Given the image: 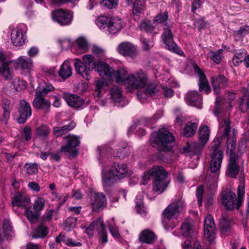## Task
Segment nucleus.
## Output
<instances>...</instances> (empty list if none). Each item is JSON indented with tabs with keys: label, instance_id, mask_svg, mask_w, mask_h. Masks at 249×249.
<instances>
[{
	"label": "nucleus",
	"instance_id": "1",
	"mask_svg": "<svg viewBox=\"0 0 249 249\" xmlns=\"http://www.w3.org/2000/svg\"><path fill=\"white\" fill-rule=\"evenodd\" d=\"M220 126L223 128L222 136L227 137V153L229 154L227 173L229 177L236 178L240 171L239 163L241 155L236 154L235 153L236 147L235 129H233L231 133V122L228 118L223 119Z\"/></svg>",
	"mask_w": 249,
	"mask_h": 249
},
{
	"label": "nucleus",
	"instance_id": "2",
	"mask_svg": "<svg viewBox=\"0 0 249 249\" xmlns=\"http://www.w3.org/2000/svg\"><path fill=\"white\" fill-rule=\"evenodd\" d=\"M174 138L169 131L165 128L159 129L158 131L151 134L150 144L158 151L167 152L171 150Z\"/></svg>",
	"mask_w": 249,
	"mask_h": 249
},
{
	"label": "nucleus",
	"instance_id": "3",
	"mask_svg": "<svg viewBox=\"0 0 249 249\" xmlns=\"http://www.w3.org/2000/svg\"><path fill=\"white\" fill-rule=\"evenodd\" d=\"M127 174V167L126 164L114 163L107 173L102 174L103 182L107 186H111L117 179L125 177Z\"/></svg>",
	"mask_w": 249,
	"mask_h": 249
},
{
	"label": "nucleus",
	"instance_id": "4",
	"mask_svg": "<svg viewBox=\"0 0 249 249\" xmlns=\"http://www.w3.org/2000/svg\"><path fill=\"white\" fill-rule=\"evenodd\" d=\"M94 57L91 54H86L83 56L82 63L79 59H75L74 66L76 72L84 78L89 80V75L97 64L94 61Z\"/></svg>",
	"mask_w": 249,
	"mask_h": 249
},
{
	"label": "nucleus",
	"instance_id": "5",
	"mask_svg": "<svg viewBox=\"0 0 249 249\" xmlns=\"http://www.w3.org/2000/svg\"><path fill=\"white\" fill-rule=\"evenodd\" d=\"M148 76L143 71L140 70L129 74L125 79V85L132 89L144 88L147 82Z\"/></svg>",
	"mask_w": 249,
	"mask_h": 249
},
{
	"label": "nucleus",
	"instance_id": "6",
	"mask_svg": "<svg viewBox=\"0 0 249 249\" xmlns=\"http://www.w3.org/2000/svg\"><path fill=\"white\" fill-rule=\"evenodd\" d=\"M158 174H156L153 183V191L160 194L168 187L170 180L168 178V173L164 168L160 166Z\"/></svg>",
	"mask_w": 249,
	"mask_h": 249
},
{
	"label": "nucleus",
	"instance_id": "7",
	"mask_svg": "<svg viewBox=\"0 0 249 249\" xmlns=\"http://www.w3.org/2000/svg\"><path fill=\"white\" fill-rule=\"evenodd\" d=\"M172 24H164L161 38L168 50L178 54H182V51L178 48L173 40L174 35L172 31Z\"/></svg>",
	"mask_w": 249,
	"mask_h": 249
},
{
	"label": "nucleus",
	"instance_id": "8",
	"mask_svg": "<svg viewBox=\"0 0 249 249\" xmlns=\"http://www.w3.org/2000/svg\"><path fill=\"white\" fill-rule=\"evenodd\" d=\"M52 18L53 20L62 26L70 25L73 19V12L69 10L62 8L55 9L52 12Z\"/></svg>",
	"mask_w": 249,
	"mask_h": 249
},
{
	"label": "nucleus",
	"instance_id": "9",
	"mask_svg": "<svg viewBox=\"0 0 249 249\" xmlns=\"http://www.w3.org/2000/svg\"><path fill=\"white\" fill-rule=\"evenodd\" d=\"M222 162L211 160L210 170L211 173L214 175L210 178V175L206 178L207 188L210 190V193H213L216 188V183L220 173V169Z\"/></svg>",
	"mask_w": 249,
	"mask_h": 249
},
{
	"label": "nucleus",
	"instance_id": "10",
	"mask_svg": "<svg viewBox=\"0 0 249 249\" xmlns=\"http://www.w3.org/2000/svg\"><path fill=\"white\" fill-rule=\"evenodd\" d=\"M95 228H96L100 235L102 242L107 243V236L102 218L98 217L90 224L86 231L87 234L89 236H92L93 235Z\"/></svg>",
	"mask_w": 249,
	"mask_h": 249
},
{
	"label": "nucleus",
	"instance_id": "11",
	"mask_svg": "<svg viewBox=\"0 0 249 249\" xmlns=\"http://www.w3.org/2000/svg\"><path fill=\"white\" fill-rule=\"evenodd\" d=\"M222 201V204L227 210H231L235 208L238 209L241 205L235 194L231 191H225L223 193Z\"/></svg>",
	"mask_w": 249,
	"mask_h": 249
},
{
	"label": "nucleus",
	"instance_id": "12",
	"mask_svg": "<svg viewBox=\"0 0 249 249\" xmlns=\"http://www.w3.org/2000/svg\"><path fill=\"white\" fill-rule=\"evenodd\" d=\"M45 202L44 198H38L35 201L33 208L28 207L26 210V214L29 220L33 222L37 219L40 215V212L44 207Z\"/></svg>",
	"mask_w": 249,
	"mask_h": 249
},
{
	"label": "nucleus",
	"instance_id": "13",
	"mask_svg": "<svg viewBox=\"0 0 249 249\" xmlns=\"http://www.w3.org/2000/svg\"><path fill=\"white\" fill-rule=\"evenodd\" d=\"M183 202L180 199L173 201L163 211L162 215L164 218L168 219L175 218L177 217L179 213L182 210Z\"/></svg>",
	"mask_w": 249,
	"mask_h": 249
},
{
	"label": "nucleus",
	"instance_id": "14",
	"mask_svg": "<svg viewBox=\"0 0 249 249\" xmlns=\"http://www.w3.org/2000/svg\"><path fill=\"white\" fill-rule=\"evenodd\" d=\"M91 208L94 212L103 210L107 204V200L103 193H96L91 197Z\"/></svg>",
	"mask_w": 249,
	"mask_h": 249
},
{
	"label": "nucleus",
	"instance_id": "15",
	"mask_svg": "<svg viewBox=\"0 0 249 249\" xmlns=\"http://www.w3.org/2000/svg\"><path fill=\"white\" fill-rule=\"evenodd\" d=\"M18 113V123L19 124L24 123L32 114V109L30 104L24 100L20 101Z\"/></svg>",
	"mask_w": 249,
	"mask_h": 249
},
{
	"label": "nucleus",
	"instance_id": "16",
	"mask_svg": "<svg viewBox=\"0 0 249 249\" xmlns=\"http://www.w3.org/2000/svg\"><path fill=\"white\" fill-rule=\"evenodd\" d=\"M194 69L199 76L198 85L199 91H204L207 94L210 93L212 89L206 75L197 65L194 66Z\"/></svg>",
	"mask_w": 249,
	"mask_h": 249
},
{
	"label": "nucleus",
	"instance_id": "17",
	"mask_svg": "<svg viewBox=\"0 0 249 249\" xmlns=\"http://www.w3.org/2000/svg\"><path fill=\"white\" fill-rule=\"evenodd\" d=\"M211 83L214 93L216 95L220 93L221 89H224L228 86V79L222 74L213 76Z\"/></svg>",
	"mask_w": 249,
	"mask_h": 249
},
{
	"label": "nucleus",
	"instance_id": "18",
	"mask_svg": "<svg viewBox=\"0 0 249 249\" xmlns=\"http://www.w3.org/2000/svg\"><path fill=\"white\" fill-rule=\"evenodd\" d=\"M95 71L104 79L110 81L114 75V70L104 62L99 61L97 63Z\"/></svg>",
	"mask_w": 249,
	"mask_h": 249
},
{
	"label": "nucleus",
	"instance_id": "19",
	"mask_svg": "<svg viewBox=\"0 0 249 249\" xmlns=\"http://www.w3.org/2000/svg\"><path fill=\"white\" fill-rule=\"evenodd\" d=\"M65 139L67 143L61 147L60 151L63 153H74L75 148L79 146L80 143L78 138L74 135H68L65 137Z\"/></svg>",
	"mask_w": 249,
	"mask_h": 249
},
{
	"label": "nucleus",
	"instance_id": "20",
	"mask_svg": "<svg viewBox=\"0 0 249 249\" xmlns=\"http://www.w3.org/2000/svg\"><path fill=\"white\" fill-rule=\"evenodd\" d=\"M117 51L120 54L125 56L134 58L137 55L135 46L128 42L120 43L117 47Z\"/></svg>",
	"mask_w": 249,
	"mask_h": 249
},
{
	"label": "nucleus",
	"instance_id": "21",
	"mask_svg": "<svg viewBox=\"0 0 249 249\" xmlns=\"http://www.w3.org/2000/svg\"><path fill=\"white\" fill-rule=\"evenodd\" d=\"M11 39L13 44L16 46H19L24 44L26 39V35L19 26L13 29L11 34Z\"/></svg>",
	"mask_w": 249,
	"mask_h": 249
},
{
	"label": "nucleus",
	"instance_id": "22",
	"mask_svg": "<svg viewBox=\"0 0 249 249\" xmlns=\"http://www.w3.org/2000/svg\"><path fill=\"white\" fill-rule=\"evenodd\" d=\"M209 155L211 160L222 162L224 154L220 149L219 142L218 141H214L211 143Z\"/></svg>",
	"mask_w": 249,
	"mask_h": 249
},
{
	"label": "nucleus",
	"instance_id": "23",
	"mask_svg": "<svg viewBox=\"0 0 249 249\" xmlns=\"http://www.w3.org/2000/svg\"><path fill=\"white\" fill-rule=\"evenodd\" d=\"M5 60V58L3 53L0 52V74L5 80H10L12 78L13 73L10 70L9 64Z\"/></svg>",
	"mask_w": 249,
	"mask_h": 249
},
{
	"label": "nucleus",
	"instance_id": "24",
	"mask_svg": "<svg viewBox=\"0 0 249 249\" xmlns=\"http://www.w3.org/2000/svg\"><path fill=\"white\" fill-rule=\"evenodd\" d=\"M63 98L68 105L73 108L81 107L85 103L83 98L75 94H65Z\"/></svg>",
	"mask_w": 249,
	"mask_h": 249
},
{
	"label": "nucleus",
	"instance_id": "25",
	"mask_svg": "<svg viewBox=\"0 0 249 249\" xmlns=\"http://www.w3.org/2000/svg\"><path fill=\"white\" fill-rule=\"evenodd\" d=\"M30 202V199L19 192L15 193L12 199V204L13 207L17 206L18 207H26Z\"/></svg>",
	"mask_w": 249,
	"mask_h": 249
},
{
	"label": "nucleus",
	"instance_id": "26",
	"mask_svg": "<svg viewBox=\"0 0 249 249\" xmlns=\"http://www.w3.org/2000/svg\"><path fill=\"white\" fill-rule=\"evenodd\" d=\"M43 96L36 93L33 105L36 108L44 109L45 112H48L50 107V103L48 100H45Z\"/></svg>",
	"mask_w": 249,
	"mask_h": 249
},
{
	"label": "nucleus",
	"instance_id": "27",
	"mask_svg": "<svg viewBox=\"0 0 249 249\" xmlns=\"http://www.w3.org/2000/svg\"><path fill=\"white\" fill-rule=\"evenodd\" d=\"M123 27L121 18L118 17H109L108 29L109 33L115 34L120 31Z\"/></svg>",
	"mask_w": 249,
	"mask_h": 249
},
{
	"label": "nucleus",
	"instance_id": "28",
	"mask_svg": "<svg viewBox=\"0 0 249 249\" xmlns=\"http://www.w3.org/2000/svg\"><path fill=\"white\" fill-rule=\"evenodd\" d=\"M116 150V157L120 159L128 157L130 153V147L127 143L123 142L118 144Z\"/></svg>",
	"mask_w": 249,
	"mask_h": 249
},
{
	"label": "nucleus",
	"instance_id": "29",
	"mask_svg": "<svg viewBox=\"0 0 249 249\" xmlns=\"http://www.w3.org/2000/svg\"><path fill=\"white\" fill-rule=\"evenodd\" d=\"M33 66L32 60L25 56L19 57L17 62V67L22 71H30Z\"/></svg>",
	"mask_w": 249,
	"mask_h": 249
},
{
	"label": "nucleus",
	"instance_id": "30",
	"mask_svg": "<svg viewBox=\"0 0 249 249\" xmlns=\"http://www.w3.org/2000/svg\"><path fill=\"white\" fill-rule=\"evenodd\" d=\"M239 109L243 112L247 111L249 109V83L243 92L242 97L240 98Z\"/></svg>",
	"mask_w": 249,
	"mask_h": 249
},
{
	"label": "nucleus",
	"instance_id": "31",
	"mask_svg": "<svg viewBox=\"0 0 249 249\" xmlns=\"http://www.w3.org/2000/svg\"><path fill=\"white\" fill-rule=\"evenodd\" d=\"M75 126V123L71 122L68 124L61 127L55 126L53 128V134L56 137H60L72 130Z\"/></svg>",
	"mask_w": 249,
	"mask_h": 249
},
{
	"label": "nucleus",
	"instance_id": "32",
	"mask_svg": "<svg viewBox=\"0 0 249 249\" xmlns=\"http://www.w3.org/2000/svg\"><path fill=\"white\" fill-rule=\"evenodd\" d=\"M58 74L59 76L64 80H66L71 75L72 68L69 61H65L61 65Z\"/></svg>",
	"mask_w": 249,
	"mask_h": 249
},
{
	"label": "nucleus",
	"instance_id": "33",
	"mask_svg": "<svg viewBox=\"0 0 249 249\" xmlns=\"http://www.w3.org/2000/svg\"><path fill=\"white\" fill-rule=\"evenodd\" d=\"M231 219L227 214L222 215L219 223L220 231L222 234L228 235L231 231Z\"/></svg>",
	"mask_w": 249,
	"mask_h": 249
},
{
	"label": "nucleus",
	"instance_id": "34",
	"mask_svg": "<svg viewBox=\"0 0 249 249\" xmlns=\"http://www.w3.org/2000/svg\"><path fill=\"white\" fill-rule=\"evenodd\" d=\"M157 91V89L156 86L154 84L149 83L143 92L138 93V98L140 102H143L144 101L147 95L153 96V95Z\"/></svg>",
	"mask_w": 249,
	"mask_h": 249
},
{
	"label": "nucleus",
	"instance_id": "35",
	"mask_svg": "<svg viewBox=\"0 0 249 249\" xmlns=\"http://www.w3.org/2000/svg\"><path fill=\"white\" fill-rule=\"evenodd\" d=\"M155 238V233L153 231L147 230L142 231L139 235V240L141 242L148 244H152Z\"/></svg>",
	"mask_w": 249,
	"mask_h": 249
},
{
	"label": "nucleus",
	"instance_id": "36",
	"mask_svg": "<svg viewBox=\"0 0 249 249\" xmlns=\"http://www.w3.org/2000/svg\"><path fill=\"white\" fill-rule=\"evenodd\" d=\"M185 100L188 104L194 105L195 103H200L202 100V97L197 91H190L186 94Z\"/></svg>",
	"mask_w": 249,
	"mask_h": 249
},
{
	"label": "nucleus",
	"instance_id": "37",
	"mask_svg": "<svg viewBox=\"0 0 249 249\" xmlns=\"http://www.w3.org/2000/svg\"><path fill=\"white\" fill-rule=\"evenodd\" d=\"M206 143L203 142H195L191 146L183 148L184 152H192L194 154L199 155L201 153Z\"/></svg>",
	"mask_w": 249,
	"mask_h": 249
},
{
	"label": "nucleus",
	"instance_id": "38",
	"mask_svg": "<svg viewBox=\"0 0 249 249\" xmlns=\"http://www.w3.org/2000/svg\"><path fill=\"white\" fill-rule=\"evenodd\" d=\"M11 102L8 99H4L2 102V107L3 110L2 117L1 120L5 124H7V120L10 117Z\"/></svg>",
	"mask_w": 249,
	"mask_h": 249
},
{
	"label": "nucleus",
	"instance_id": "39",
	"mask_svg": "<svg viewBox=\"0 0 249 249\" xmlns=\"http://www.w3.org/2000/svg\"><path fill=\"white\" fill-rule=\"evenodd\" d=\"M197 127L198 124L196 123L188 122L184 128V136L187 137L193 136L196 133Z\"/></svg>",
	"mask_w": 249,
	"mask_h": 249
},
{
	"label": "nucleus",
	"instance_id": "40",
	"mask_svg": "<svg viewBox=\"0 0 249 249\" xmlns=\"http://www.w3.org/2000/svg\"><path fill=\"white\" fill-rule=\"evenodd\" d=\"M50 133V128L46 124H42L36 128L35 134L36 136L44 140L47 139Z\"/></svg>",
	"mask_w": 249,
	"mask_h": 249
},
{
	"label": "nucleus",
	"instance_id": "41",
	"mask_svg": "<svg viewBox=\"0 0 249 249\" xmlns=\"http://www.w3.org/2000/svg\"><path fill=\"white\" fill-rule=\"evenodd\" d=\"M199 141L201 142L206 143L209 139L210 131L207 125L199 127L198 130Z\"/></svg>",
	"mask_w": 249,
	"mask_h": 249
},
{
	"label": "nucleus",
	"instance_id": "42",
	"mask_svg": "<svg viewBox=\"0 0 249 249\" xmlns=\"http://www.w3.org/2000/svg\"><path fill=\"white\" fill-rule=\"evenodd\" d=\"M192 226L191 222L184 221L181 227V231L182 235L185 237H192L194 235Z\"/></svg>",
	"mask_w": 249,
	"mask_h": 249
},
{
	"label": "nucleus",
	"instance_id": "43",
	"mask_svg": "<svg viewBox=\"0 0 249 249\" xmlns=\"http://www.w3.org/2000/svg\"><path fill=\"white\" fill-rule=\"evenodd\" d=\"M159 166H154L153 168L149 169L147 172L144 173L142 176V184H146L149 180L150 177H152L154 178L156 174H158L159 170Z\"/></svg>",
	"mask_w": 249,
	"mask_h": 249
},
{
	"label": "nucleus",
	"instance_id": "44",
	"mask_svg": "<svg viewBox=\"0 0 249 249\" xmlns=\"http://www.w3.org/2000/svg\"><path fill=\"white\" fill-rule=\"evenodd\" d=\"M54 89L52 84L49 82L45 83L44 86H39L37 87L36 93L42 96L46 95L48 92Z\"/></svg>",
	"mask_w": 249,
	"mask_h": 249
},
{
	"label": "nucleus",
	"instance_id": "45",
	"mask_svg": "<svg viewBox=\"0 0 249 249\" xmlns=\"http://www.w3.org/2000/svg\"><path fill=\"white\" fill-rule=\"evenodd\" d=\"M223 49H219L217 51H210L208 53V56L213 62L216 64H219L222 59V53Z\"/></svg>",
	"mask_w": 249,
	"mask_h": 249
},
{
	"label": "nucleus",
	"instance_id": "46",
	"mask_svg": "<svg viewBox=\"0 0 249 249\" xmlns=\"http://www.w3.org/2000/svg\"><path fill=\"white\" fill-rule=\"evenodd\" d=\"M235 55L233 57L232 61L235 66H237L239 63L243 61V59L247 55V52L244 50L235 51Z\"/></svg>",
	"mask_w": 249,
	"mask_h": 249
},
{
	"label": "nucleus",
	"instance_id": "47",
	"mask_svg": "<svg viewBox=\"0 0 249 249\" xmlns=\"http://www.w3.org/2000/svg\"><path fill=\"white\" fill-rule=\"evenodd\" d=\"M12 85L15 90L17 91H21L27 87L26 82L20 77L15 78L13 81Z\"/></svg>",
	"mask_w": 249,
	"mask_h": 249
},
{
	"label": "nucleus",
	"instance_id": "48",
	"mask_svg": "<svg viewBox=\"0 0 249 249\" xmlns=\"http://www.w3.org/2000/svg\"><path fill=\"white\" fill-rule=\"evenodd\" d=\"M48 233V229L47 227L41 225L34 232L32 236L33 238H43Z\"/></svg>",
	"mask_w": 249,
	"mask_h": 249
},
{
	"label": "nucleus",
	"instance_id": "49",
	"mask_svg": "<svg viewBox=\"0 0 249 249\" xmlns=\"http://www.w3.org/2000/svg\"><path fill=\"white\" fill-rule=\"evenodd\" d=\"M111 98L115 102H120L122 99V94L120 89L116 86L111 88L110 91Z\"/></svg>",
	"mask_w": 249,
	"mask_h": 249
},
{
	"label": "nucleus",
	"instance_id": "50",
	"mask_svg": "<svg viewBox=\"0 0 249 249\" xmlns=\"http://www.w3.org/2000/svg\"><path fill=\"white\" fill-rule=\"evenodd\" d=\"M3 233L5 237L11 236L13 233L12 223L9 219H4L2 224Z\"/></svg>",
	"mask_w": 249,
	"mask_h": 249
},
{
	"label": "nucleus",
	"instance_id": "51",
	"mask_svg": "<svg viewBox=\"0 0 249 249\" xmlns=\"http://www.w3.org/2000/svg\"><path fill=\"white\" fill-rule=\"evenodd\" d=\"M127 71L125 69H120L117 71L114 74L115 76V80L117 83H124L125 85V79L127 78L126 77Z\"/></svg>",
	"mask_w": 249,
	"mask_h": 249
},
{
	"label": "nucleus",
	"instance_id": "52",
	"mask_svg": "<svg viewBox=\"0 0 249 249\" xmlns=\"http://www.w3.org/2000/svg\"><path fill=\"white\" fill-rule=\"evenodd\" d=\"M168 19V13L167 11L160 12L153 18V21L157 23H166V22Z\"/></svg>",
	"mask_w": 249,
	"mask_h": 249
},
{
	"label": "nucleus",
	"instance_id": "53",
	"mask_svg": "<svg viewBox=\"0 0 249 249\" xmlns=\"http://www.w3.org/2000/svg\"><path fill=\"white\" fill-rule=\"evenodd\" d=\"M26 172L30 175H35L38 172V166L35 163H26L24 165Z\"/></svg>",
	"mask_w": 249,
	"mask_h": 249
},
{
	"label": "nucleus",
	"instance_id": "54",
	"mask_svg": "<svg viewBox=\"0 0 249 249\" xmlns=\"http://www.w3.org/2000/svg\"><path fill=\"white\" fill-rule=\"evenodd\" d=\"M160 114H155L151 118H144L142 120V123L145 125L151 128H153V125L155 123L157 120L160 118Z\"/></svg>",
	"mask_w": 249,
	"mask_h": 249
},
{
	"label": "nucleus",
	"instance_id": "55",
	"mask_svg": "<svg viewBox=\"0 0 249 249\" xmlns=\"http://www.w3.org/2000/svg\"><path fill=\"white\" fill-rule=\"evenodd\" d=\"M109 17L101 16L96 20V23L100 28L108 27Z\"/></svg>",
	"mask_w": 249,
	"mask_h": 249
},
{
	"label": "nucleus",
	"instance_id": "56",
	"mask_svg": "<svg viewBox=\"0 0 249 249\" xmlns=\"http://www.w3.org/2000/svg\"><path fill=\"white\" fill-rule=\"evenodd\" d=\"M215 227L204 228L205 238L209 242L213 241L215 238Z\"/></svg>",
	"mask_w": 249,
	"mask_h": 249
},
{
	"label": "nucleus",
	"instance_id": "57",
	"mask_svg": "<svg viewBox=\"0 0 249 249\" xmlns=\"http://www.w3.org/2000/svg\"><path fill=\"white\" fill-rule=\"evenodd\" d=\"M139 27L141 30L145 31L146 32H151L154 29V26L152 24L151 21L146 19L144 20L140 23Z\"/></svg>",
	"mask_w": 249,
	"mask_h": 249
},
{
	"label": "nucleus",
	"instance_id": "58",
	"mask_svg": "<svg viewBox=\"0 0 249 249\" xmlns=\"http://www.w3.org/2000/svg\"><path fill=\"white\" fill-rule=\"evenodd\" d=\"M145 7L144 0H137L135 2L133 6V13H141Z\"/></svg>",
	"mask_w": 249,
	"mask_h": 249
},
{
	"label": "nucleus",
	"instance_id": "59",
	"mask_svg": "<svg viewBox=\"0 0 249 249\" xmlns=\"http://www.w3.org/2000/svg\"><path fill=\"white\" fill-rule=\"evenodd\" d=\"M119 0H102L101 3L102 5L109 9L115 8Z\"/></svg>",
	"mask_w": 249,
	"mask_h": 249
},
{
	"label": "nucleus",
	"instance_id": "60",
	"mask_svg": "<svg viewBox=\"0 0 249 249\" xmlns=\"http://www.w3.org/2000/svg\"><path fill=\"white\" fill-rule=\"evenodd\" d=\"M106 86L107 83H106L103 79L98 80L96 81L95 85V92H96L97 96H100V94L102 89Z\"/></svg>",
	"mask_w": 249,
	"mask_h": 249
},
{
	"label": "nucleus",
	"instance_id": "61",
	"mask_svg": "<svg viewBox=\"0 0 249 249\" xmlns=\"http://www.w3.org/2000/svg\"><path fill=\"white\" fill-rule=\"evenodd\" d=\"M76 43L78 48L84 52H86L88 50V44L84 38L80 37L78 38L76 40Z\"/></svg>",
	"mask_w": 249,
	"mask_h": 249
},
{
	"label": "nucleus",
	"instance_id": "62",
	"mask_svg": "<svg viewBox=\"0 0 249 249\" xmlns=\"http://www.w3.org/2000/svg\"><path fill=\"white\" fill-rule=\"evenodd\" d=\"M249 33V26L245 25L241 27L238 31L235 32V35L241 37Z\"/></svg>",
	"mask_w": 249,
	"mask_h": 249
},
{
	"label": "nucleus",
	"instance_id": "63",
	"mask_svg": "<svg viewBox=\"0 0 249 249\" xmlns=\"http://www.w3.org/2000/svg\"><path fill=\"white\" fill-rule=\"evenodd\" d=\"M92 53L98 57H102L105 53L104 50L101 47L94 45L91 48Z\"/></svg>",
	"mask_w": 249,
	"mask_h": 249
},
{
	"label": "nucleus",
	"instance_id": "64",
	"mask_svg": "<svg viewBox=\"0 0 249 249\" xmlns=\"http://www.w3.org/2000/svg\"><path fill=\"white\" fill-rule=\"evenodd\" d=\"M22 134L25 141H28L30 140L32 138V130L30 126L28 125L25 126L23 129Z\"/></svg>",
	"mask_w": 249,
	"mask_h": 249
}]
</instances>
